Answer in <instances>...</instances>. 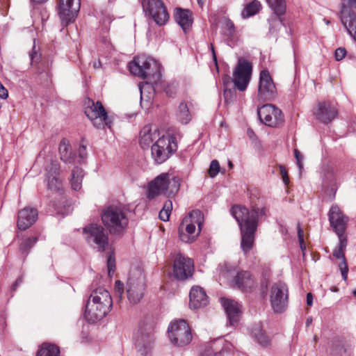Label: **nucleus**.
Listing matches in <instances>:
<instances>
[{
	"mask_svg": "<svg viewBox=\"0 0 356 356\" xmlns=\"http://www.w3.org/2000/svg\"><path fill=\"white\" fill-rule=\"evenodd\" d=\"M230 211L240 227L241 248L243 252L247 254L254 247L257 220L259 217L265 215L266 209L264 207H257L250 211L245 207L235 205L232 207Z\"/></svg>",
	"mask_w": 356,
	"mask_h": 356,
	"instance_id": "obj_1",
	"label": "nucleus"
},
{
	"mask_svg": "<svg viewBox=\"0 0 356 356\" xmlns=\"http://www.w3.org/2000/svg\"><path fill=\"white\" fill-rule=\"evenodd\" d=\"M113 306L109 292L99 287L94 290L86 306L84 316L91 323L98 321L106 316Z\"/></svg>",
	"mask_w": 356,
	"mask_h": 356,
	"instance_id": "obj_2",
	"label": "nucleus"
},
{
	"mask_svg": "<svg viewBox=\"0 0 356 356\" xmlns=\"http://www.w3.org/2000/svg\"><path fill=\"white\" fill-rule=\"evenodd\" d=\"M129 68L131 74L143 79H147L149 81H157L161 74L160 64L145 55L135 57L129 63Z\"/></svg>",
	"mask_w": 356,
	"mask_h": 356,
	"instance_id": "obj_3",
	"label": "nucleus"
},
{
	"mask_svg": "<svg viewBox=\"0 0 356 356\" xmlns=\"http://www.w3.org/2000/svg\"><path fill=\"white\" fill-rule=\"evenodd\" d=\"M204 222L200 210H193L185 216L178 229L179 239L184 243H193L199 236Z\"/></svg>",
	"mask_w": 356,
	"mask_h": 356,
	"instance_id": "obj_4",
	"label": "nucleus"
},
{
	"mask_svg": "<svg viewBox=\"0 0 356 356\" xmlns=\"http://www.w3.org/2000/svg\"><path fill=\"white\" fill-rule=\"evenodd\" d=\"M104 226L112 234H122L128 225V218L123 209L117 206H110L102 213Z\"/></svg>",
	"mask_w": 356,
	"mask_h": 356,
	"instance_id": "obj_5",
	"label": "nucleus"
},
{
	"mask_svg": "<svg viewBox=\"0 0 356 356\" xmlns=\"http://www.w3.org/2000/svg\"><path fill=\"white\" fill-rule=\"evenodd\" d=\"M180 187V179L178 177H170L168 173H162L150 182L148 197L154 198L160 195H175Z\"/></svg>",
	"mask_w": 356,
	"mask_h": 356,
	"instance_id": "obj_6",
	"label": "nucleus"
},
{
	"mask_svg": "<svg viewBox=\"0 0 356 356\" xmlns=\"http://www.w3.org/2000/svg\"><path fill=\"white\" fill-rule=\"evenodd\" d=\"M168 334L170 342L178 347L189 344L193 337L188 324L183 319L173 320L168 326Z\"/></svg>",
	"mask_w": 356,
	"mask_h": 356,
	"instance_id": "obj_7",
	"label": "nucleus"
},
{
	"mask_svg": "<svg viewBox=\"0 0 356 356\" xmlns=\"http://www.w3.org/2000/svg\"><path fill=\"white\" fill-rule=\"evenodd\" d=\"M176 138L167 134L159 138L152 146V156L157 163L165 162L177 150Z\"/></svg>",
	"mask_w": 356,
	"mask_h": 356,
	"instance_id": "obj_8",
	"label": "nucleus"
},
{
	"mask_svg": "<svg viewBox=\"0 0 356 356\" xmlns=\"http://www.w3.org/2000/svg\"><path fill=\"white\" fill-rule=\"evenodd\" d=\"M145 291V276L142 270L132 271L127 283V294L131 304H137L143 298Z\"/></svg>",
	"mask_w": 356,
	"mask_h": 356,
	"instance_id": "obj_9",
	"label": "nucleus"
},
{
	"mask_svg": "<svg viewBox=\"0 0 356 356\" xmlns=\"http://www.w3.org/2000/svg\"><path fill=\"white\" fill-rule=\"evenodd\" d=\"M85 113L93 125L97 129H103L107 127L111 129L113 124L112 118L108 115L102 104L97 101H88V104L85 109Z\"/></svg>",
	"mask_w": 356,
	"mask_h": 356,
	"instance_id": "obj_10",
	"label": "nucleus"
},
{
	"mask_svg": "<svg viewBox=\"0 0 356 356\" xmlns=\"http://www.w3.org/2000/svg\"><path fill=\"white\" fill-rule=\"evenodd\" d=\"M341 22L356 42V0H341Z\"/></svg>",
	"mask_w": 356,
	"mask_h": 356,
	"instance_id": "obj_11",
	"label": "nucleus"
},
{
	"mask_svg": "<svg viewBox=\"0 0 356 356\" xmlns=\"http://www.w3.org/2000/svg\"><path fill=\"white\" fill-rule=\"evenodd\" d=\"M143 11L159 26L165 25L169 20L167 8L161 0H142Z\"/></svg>",
	"mask_w": 356,
	"mask_h": 356,
	"instance_id": "obj_12",
	"label": "nucleus"
},
{
	"mask_svg": "<svg viewBox=\"0 0 356 356\" xmlns=\"http://www.w3.org/2000/svg\"><path fill=\"white\" fill-rule=\"evenodd\" d=\"M252 66L245 59L239 58L233 73V82L240 91H243L248 87L250 81Z\"/></svg>",
	"mask_w": 356,
	"mask_h": 356,
	"instance_id": "obj_13",
	"label": "nucleus"
},
{
	"mask_svg": "<svg viewBox=\"0 0 356 356\" xmlns=\"http://www.w3.org/2000/svg\"><path fill=\"white\" fill-rule=\"evenodd\" d=\"M83 233L89 243L95 244L100 251L105 250L108 244V237L100 225L90 224L83 229Z\"/></svg>",
	"mask_w": 356,
	"mask_h": 356,
	"instance_id": "obj_14",
	"label": "nucleus"
},
{
	"mask_svg": "<svg viewBox=\"0 0 356 356\" xmlns=\"http://www.w3.org/2000/svg\"><path fill=\"white\" fill-rule=\"evenodd\" d=\"M270 300L273 309L277 313L283 312L288 303V288L283 282H277L270 289Z\"/></svg>",
	"mask_w": 356,
	"mask_h": 356,
	"instance_id": "obj_15",
	"label": "nucleus"
},
{
	"mask_svg": "<svg viewBox=\"0 0 356 356\" xmlns=\"http://www.w3.org/2000/svg\"><path fill=\"white\" fill-rule=\"evenodd\" d=\"M260 120L272 127L281 126L284 123L283 114L278 108L272 104H266L258 110Z\"/></svg>",
	"mask_w": 356,
	"mask_h": 356,
	"instance_id": "obj_16",
	"label": "nucleus"
},
{
	"mask_svg": "<svg viewBox=\"0 0 356 356\" xmlns=\"http://www.w3.org/2000/svg\"><path fill=\"white\" fill-rule=\"evenodd\" d=\"M331 227L338 236H345L348 218L343 214L337 205H332L328 213Z\"/></svg>",
	"mask_w": 356,
	"mask_h": 356,
	"instance_id": "obj_17",
	"label": "nucleus"
},
{
	"mask_svg": "<svg viewBox=\"0 0 356 356\" xmlns=\"http://www.w3.org/2000/svg\"><path fill=\"white\" fill-rule=\"evenodd\" d=\"M194 270L191 259L177 254L174 260L173 274L177 280H184L191 276Z\"/></svg>",
	"mask_w": 356,
	"mask_h": 356,
	"instance_id": "obj_18",
	"label": "nucleus"
},
{
	"mask_svg": "<svg viewBox=\"0 0 356 356\" xmlns=\"http://www.w3.org/2000/svg\"><path fill=\"white\" fill-rule=\"evenodd\" d=\"M259 85L258 88V97L261 100L271 99L275 92V86L267 70H262L260 73Z\"/></svg>",
	"mask_w": 356,
	"mask_h": 356,
	"instance_id": "obj_19",
	"label": "nucleus"
},
{
	"mask_svg": "<svg viewBox=\"0 0 356 356\" xmlns=\"http://www.w3.org/2000/svg\"><path fill=\"white\" fill-rule=\"evenodd\" d=\"M80 0H59L58 13L62 21H72L80 8Z\"/></svg>",
	"mask_w": 356,
	"mask_h": 356,
	"instance_id": "obj_20",
	"label": "nucleus"
},
{
	"mask_svg": "<svg viewBox=\"0 0 356 356\" xmlns=\"http://www.w3.org/2000/svg\"><path fill=\"white\" fill-rule=\"evenodd\" d=\"M227 346L223 339H215L204 347L200 356H227L229 355Z\"/></svg>",
	"mask_w": 356,
	"mask_h": 356,
	"instance_id": "obj_21",
	"label": "nucleus"
},
{
	"mask_svg": "<svg viewBox=\"0 0 356 356\" xmlns=\"http://www.w3.org/2000/svg\"><path fill=\"white\" fill-rule=\"evenodd\" d=\"M60 165L56 161H51L47 168V184L49 190L59 191L62 181L59 178Z\"/></svg>",
	"mask_w": 356,
	"mask_h": 356,
	"instance_id": "obj_22",
	"label": "nucleus"
},
{
	"mask_svg": "<svg viewBox=\"0 0 356 356\" xmlns=\"http://www.w3.org/2000/svg\"><path fill=\"white\" fill-rule=\"evenodd\" d=\"M338 247L333 251V256L341 261L339 264V268L341 270V276L344 281L347 280L348 267L345 258V250L347 246V239L346 236H339Z\"/></svg>",
	"mask_w": 356,
	"mask_h": 356,
	"instance_id": "obj_23",
	"label": "nucleus"
},
{
	"mask_svg": "<svg viewBox=\"0 0 356 356\" xmlns=\"http://www.w3.org/2000/svg\"><path fill=\"white\" fill-rule=\"evenodd\" d=\"M236 286L243 291H251L256 286V282L249 271L241 270L234 276Z\"/></svg>",
	"mask_w": 356,
	"mask_h": 356,
	"instance_id": "obj_24",
	"label": "nucleus"
},
{
	"mask_svg": "<svg viewBox=\"0 0 356 356\" xmlns=\"http://www.w3.org/2000/svg\"><path fill=\"white\" fill-rule=\"evenodd\" d=\"M38 218L36 209L25 207L18 213L17 227L21 230H25L31 226Z\"/></svg>",
	"mask_w": 356,
	"mask_h": 356,
	"instance_id": "obj_25",
	"label": "nucleus"
},
{
	"mask_svg": "<svg viewBox=\"0 0 356 356\" xmlns=\"http://www.w3.org/2000/svg\"><path fill=\"white\" fill-rule=\"evenodd\" d=\"M154 341L151 332H138L136 337V346L138 353L140 356H147L151 351Z\"/></svg>",
	"mask_w": 356,
	"mask_h": 356,
	"instance_id": "obj_26",
	"label": "nucleus"
},
{
	"mask_svg": "<svg viewBox=\"0 0 356 356\" xmlns=\"http://www.w3.org/2000/svg\"><path fill=\"white\" fill-rule=\"evenodd\" d=\"M189 298L190 307L193 309L203 307L208 302V297L205 291L199 286H195L191 288Z\"/></svg>",
	"mask_w": 356,
	"mask_h": 356,
	"instance_id": "obj_27",
	"label": "nucleus"
},
{
	"mask_svg": "<svg viewBox=\"0 0 356 356\" xmlns=\"http://www.w3.org/2000/svg\"><path fill=\"white\" fill-rule=\"evenodd\" d=\"M159 131L156 127L145 126L140 132L139 143L143 149L148 148L159 137Z\"/></svg>",
	"mask_w": 356,
	"mask_h": 356,
	"instance_id": "obj_28",
	"label": "nucleus"
},
{
	"mask_svg": "<svg viewBox=\"0 0 356 356\" xmlns=\"http://www.w3.org/2000/svg\"><path fill=\"white\" fill-rule=\"evenodd\" d=\"M221 304L227 314L229 323L234 325L238 321L241 314L240 305L232 300L221 298Z\"/></svg>",
	"mask_w": 356,
	"mask_h": 356,
	"instance_id": "obj_29",
	"label": "nucleus"
},
{
	"mask_svg": "<svg viewBox=\"0 0 356 356\" xmlns=\"http://www.w3.org/2000/svg\"><path fill=\"white\" fill-rule=\"evenodd\" d=\"M337 115V109L327 102H321L316 112L317 118L324 123L331 122Z\"/></svg>",
	"mask_w": 356,
	"mask_h": 356,
	"instance_id": "obj_30",
	"label": "nucleus"
},
{
	"mask_svg": "<svg viewBox=\"0 0 356 356\" xmlns=\"http://www.w3.org/2000/svg\"><path fill=\"white\" fill-rule=\"evenodd\" d=\"M175 18L184 32L190 29L193 23L192 14L188 10L177 8Z\"/></svg>",
	"mask_w": 356,
	"mask_h": 356,
	"instance_id": "obj_31",
	"label": "nucleus"
},
{
	"mask_svg": "<svg viewBox=\"0 0 356 356\" xmlns=\"http://www.w3.org/2000/svg\"><path fill=\"white\" fill-rule=\"evenodd\" d=\"M217 271L219 273L220 278H224L226 280H229V278L234 277L237 273L236 266L228 262H223L220 264Z\"/></svg>",
	"mask_w": 356,
	"mask_h": 356,
	"instance_id": "obj_32",
	"label": "nucleus"
},
{
	"mask_svg": "<svg viewBox=\"0 0 356 356\" xmlns=\"http://www.w3.org/2000/svg\"><path fill=\"white\" fill-rule=\"evenodd\" d=\"M60 159L65 163H73L74 156L71 152V147L65 140H63L59 145Z\"/></svg>",
	"mask_w": 356,
	"mask_h": 356,
	"instance_id": "obj_33",
	"label": "nucleus"
},
{
	"mask_svg": "<svg viewBox=\"0 0 356 356\" xmlns=\"http://www.w3.org/2000/svg\"><path fill=\"white\" fill-rule=\"evenodd\" d=\"M252 334L257 341L262 346H268L270 343V339L266 332L262 330L261 327L258 325L252 330Z\"/></svg>",
	"mask_w": 356,
	"mask_h": 356,
	"instance_id": "obj_34",
	"label": "nucleus"
},
{
	"mask_svg": "<svg viewBox=\"0 0 356 356\" xmlns=\"http://www.w3.org/2000/svg\"><path fill=\"white\" fill-rule=\"evenodd\" d=\"M84 173L81 168H74L72 172L71 185L74 191H79L81 188L82 179Z\"/></svg>",
	"mask_w": 356,
	"mask_h": 356,
	"instance_id": "obj_35",
	"label": "nucleus"
},
{
	"mask_svg": "<svg viewBox=\"0 0 356 356\" xmlns=\"http://www.w3.org/2000/svg\"><path fill=\"white\" fill-rule=\"evenodd\" d=\"M146 88L144 86L140 87V104L142 106H145V108L149 107L152 102L153 100V92H149L148 94H145V89L153 90V87L151 85H149L146 83Z\"/></svg>",
	"mask_w": 356,
	"mask_h": 356,
	"instance_id": "obj_36",
	"label": "nucleus"
},
{
	"mask_svg": "<svg viewBox=\"0 0 356 356\" xmlns=\"http://www.w3.org/2000/svg\"><path fill=\"white\" fill-rule=\"evenodd\" d=\"M60 350L54 345L43 343L38 350L36 356H58Z\"/></svg>",
	"mask_w": 356,
	"mask_h": 356,
	"instance_id": "obj_37",
	"label": "nucleus"
},
{
	"mask_svg": "<svg viewBox=\"0 0 356 356\" xmlns=\"http://www.w3.org/2000/svg\"><path fill=\"white\" fill-rule=\"evenodd\" d=\"M177 118L182 124H187L191 120L189 109L184 102H181L179 106Z\"/></svg>",
	"mask_w": 356,
	"mask_h": 356,
	"instance_id": "obj_38",
	"label": "nucleus"
},
{
	"mask_svg": "<svg viewBox=\"0 0 356 356\" xmlns=\"http://www.w3.org/2000/svg\"><path fill=\"white\" fill-rule=\"evenodd\" d=\"M261 8V3L257 1H253L248 3L243 10L241 16L243 19L257 14Z\"/></svg>",
	"mask_w": 356,
	"mask_h": 356,
	"instance_id": "obj_39",
	"label": "nucleus"
},
{
	"mask_svg": "<svg viewBox=\"0 0 356 356\" xmlns=\"http://www.w3.org/2000/svg\"><path fill=\"white\" fill-rule=\"evenodd\" d=\"M267 2L276 15H282L284 14L286 11L284 0H267Z\"/></svg>",
	"mask_w": 356,
	"mask_h": 356,
	"instance_id": "obj_40",
	"label": "nucleus"
},
{
	"mask_svg": "<svg viewBox=\"0 0 356 356\" xmlns=\"http://www.w3.org/2000/svg\"><path fill=\"white\" fill-rule=\"evenodd\" d=\"M172 209V203L170 200L165 202L163 209L159 212V218L163 221H168Z\"/></svg>",
	"mask_w": 356,
	"mask_h": 356,
	"instance_id": "obj_41",
	"label": "nucleus"
},
{
	"mask_svg": "<svg viewBox=\"0 0 356 356\" xmlns=\"http://www.w3.org/2000/svg\"><path fill=\"white\" fill-rule=\"evenodd\" d=\"M36 237H29L26 238L20 245V250L22 252H26L36 243Z\"/></svg>",
	"mask_w": 356,
	"mask_h": 356,
	"instance_id": "obj_42",
	"label": "nucleus"
},
{
	"mask_svg": "<svg viewBox=\"0 0 356 356\" xmlns=\"http://www.w3.org/2000/svg\"><path fill=\"white\" fill-rule=\"evenodd\" d=\"M224 26L227 35L230 38H233L235 34V27L233 22L226 18L225 19Z\"/></svg>",
	"mask_w": 356,
	"mask_h": 356,
	"instance_id": "obj_43",
	"label": "nucleus"
},
{
	"mask_svg": "<svg viewBox=\"0 0 356 356\" xmlns=\"http://www.w3.org/2000/svg\"><path fill=\"white\" fill-rule=\"evenodd\" d=\"M178 84L175 81L168 83L165 86V92L169 97H172L177 92Z\"/></svg>",
	"mask_w": 356,
	"mask_h": 356,
	"instance_id": "obj_44",
	"label": "nucleus"
},
{
	"mask_svg": "<svg viewBox=\"0 0 356 356\" xmlns=\"http://www.w3.org/2000/svg\"><path fill=\"white\" fill-rule=\"evenodd\" d=\"M107 268L109 277H111L115 270V259L113 254H111L107 259Z\"/></svg>",
	"mask_w": 356,
	"mask_h": 356,
	"instance_id": "obj_45",
	"label": "nucleus"
},
{
	"mask_svg": "<svg viewBox=\"0 0 356 356\" xmlns=\"http://www.w3.org/2000/svg\"><path fill=\"white\" fill-rule=\"evenodd\" d=\"M220 170V164L217 160H213L211 162L209 168V175L211 177H215Z\"/></svg>",
	"mask_w": 356,
	"mask_h": 356,
	"instance_id": "obj_46",
	"label": "nucleus"
},
{
	"mask_svg": "<svg viewBox=\"0 0 356 356\" xmlns=\"http://www.w3.org/2000/svg\"><path fill=\"white\" fill-rule=\"evenodd\" d=\"M298 241L300 246V249L302 252L303 257L305 256V251L306 250V246L304 242V234L303 230L300 227V225L298 224Z\"/></svg>",
	"mask_w": 356,
	"mask_h": 356,
	"instance_id": "obj_47",
	"label": "nucleus"
},
{
	"mask_svg": "<svg viewBox=\"0 0 356 356\" xmlns=\"http://www.w3.org/2000/svg\"><path fill=\"white\" fill-rule=\"evenodd\" d=\"M224 97L226 103H231L236 98V92L234 90H224Z\"/></svg>",
	"mask_w": 356,
	"mask_h": 356,
	"instance_id": "obj_48",
	"label": "nucleus"
},
{
	"mask_svg": "<svg viewBox=\"0 0 356 356\" xmlns=\"http://www.w3.org/2000/svg\"><path fill=\"white\" fill-rule=\"evenodd\" d=\"M294 155L296 159L297 164L300 170V172H301L303 168L302 161L304 157L297 149H294Z\"/></svg>",
	"mask_w": 356,
	"mask_h": 356,
	"instance_id": "obj_49",
	"label": "nucleus"
},
{
	"mask_svg": "<svg viewBox=\"0 0 356 356\" xmlns=\"http://www.w3.org/2000/svg\"><path fill=\"white\" fill-rule=\"evenodd\" d=\"M280 174L282 177L283 182L287 185L289 182V178L288 176V172L284 166L280 165H279Z\"/></svg>",
	"mask_w": 356,
	"mask_h": 356,
	"instance_id": "obj_50",
	"label": "nucleus"
},
{
	"mask_svg": "<svg viewBox=\"0 0 356 356\" xmlns=\"http://www.w3.org/2000/svg\"><path fill=\"white\" fill-rule=\"evenodd\" d=\"M346 54V50L344 48L339 47L335 50L334 56L337 60H341Z\"/></svg>",
	"mask_w": 356,
	"mask_h": 356,
	"instance_id": "obj_51",
	"label": "nucleus"
},
{
	"mask_svg": "<svg viewBox=\"0 0 356 356\" xmlns=\"http://www.w3.org/2000/svg\"><path fill=\"white\" fill-rule=\"evenodd\" d=\"M115 291L116 294L119 296V298H121L122 295L124 292V285H123V283L119 280L115 282Z\"/></svg>",
	"mask_w": 356,
	"mask_h": 356,
	"instance_id": "obj_52",
	"label": "nucleus"
},
{
	"mask_svg": "<svg viewBox=\"0 0 356 356\" xmlns=\"http://www.w3.org/2000/svg\"><path fill=\"white\" fill-rule=\"evenodd\" d=\"M79 154L81 159L85 158V156L86 155V147L84 145H81L79 147Z\"/></svg>",
	"mask_w": 356,
	"mask_h": 356,
	"instance_id": "obj_53",
	"label": "nucleus"
},
{
	"mask_svg": "<svg viewBox=\"0 0 356 356\" xmlns=\"http://www.w3.org/2000/svg\"><path fill=\"white\" fill-rule=\"evenodd\" d=\"M307 304L309 306H312L313 304V296L311 293L307 294Z\"/></svg>",
	"mask_w": 356,
	"mask_h": 356,
	"instance_id": "obj_54",
	"label": "nucleus"
},
{
	"mask_svg": "<svg viewBox=\"0 0 356 356\" xmlns=\"http://www.w3.org/2000/svg\"><path fill=\"white\" fill-rule=\"evenodd\" d=\"M211 51H212V55H213V60L216 63L217 62V58H216L214 47H213L212 44H211Z\"/></svg>",
	"mask_w": 356,
	"mask_h": 356,
	"instance_id": "obj_55",
	"label": "nucleus"
},
{
	"mask_svg": "<svg viewBox=\"0 0 356 356\" xmlns=\"http://www.w3.org/2000/svg\"><path fill=\"white\" fill-rule=\"evenodd\" d=\"M93 66H94V67H95V68L99 67V66H100V62H99V61H98V62H94Z\"/></svg>",
	"mask_w": 356,
	"mask_h": 356,
	"instance_id": "obj_56",
	"label": "nucleus"
},
{
	"mask_svg": "<svg viewBox=\"0 0 356 356\" xmlns=\"http://www.w3.org/2000/svg\"><path fill=\"white\" fill-rule=\"evenodd\" d=\"M312 323V318L307 319V325H309Z\"/></svg>",
	"mask_w": 356,
	"mask_h": 356,
	"instance_id": "obj_57",
	"label": "nucleus"
},
{
	"mask_svg": "<svg viewBox=\"0 0 356 356\" xmlns=\"http://www.w3.org/2000/svg\"><path fill=\"white\" fill-rule=\"evenodd\" d=\"M17 285H18V282H17H17L14 284V285H13L14 289H15V288L17 286Z\"/></svg>",
	"mask_w": 356,
	"mask_h": 356,
	"instance_id": "obj_58",
	"label": "nucleus"
},
{
	"mask_svg": "<svg viewBox=\"0 0 356 356\" xmlns=\"http://www.w3.org/2000/svg\"><path fill=\"white\" fill-rule=\"evenodd\" d=\"M248 134H249L250 137H251L252 134H253V132L251 130H248Z\"/></svg>",
	"mask_w": 356,
	"mask_h": 356,
	"instance_id": "obj_59",
	"label": "nucleus"
},
{
	"mask_svg": "<svg viewBox=\"0 0 356 356\" xmlns=\"http://www.w3.org/2000/svg\"><path fill=\"white\" fill-rule=\"evenodd\" d=\"M228 165H229V166L230 168H232V167H233V164H232V163L231 161H229Z\"/></svg>",
	"mask_w": 356,
	"mask_h": 356,
	"instance_id": "obj_60",
	"label": "nucleus"
},
{
	"mask_svg": "<svg viewBox=\"0 0 356 356\" xmlns=\"http://www.w3.org/2000/svg\"><path fill=\"white\" fill-rule=\"evenodd\" d=\"M353 295L356 296V289L353 291Z\"/></svg>",
	"mask_w": 356,
	"mask_h": 356,
	"instance_id": "obj_61",
	"label": "nucleus"
}]
</instances>
